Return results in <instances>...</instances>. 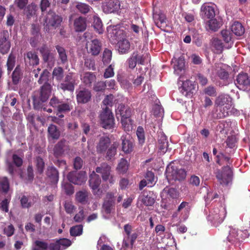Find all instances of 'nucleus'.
<instances>
[{
  "label": "nucleus",
  "instance_id": "nucleus-35",
  "mask_svg": "<svg viewBox=\"0 0 250 250\" xmlns=\"http://www.w3.org/2000/svg\"><path fill=\"white\" fill-rule=\"evenodd\" d=\"M162 194L167 198L176 199L178 197L179 193L175 188L166 187L163 190Z\"/></svg>",
  "mask_w": 250,
  "mask_h": 250
},
{
  "label": "nucleus",
  "instance_id": "nucleus-26",
  "mask_svg": "<svg viewBox=\"0 0 250 250\" xmlns=\"http://www.w3.org/2000/svg\"><path fill=\"white\" fill-rule=\"evenodd\" d=\"M74 28L77 32H83L86 28V19L82 17L76 18L74 21Z\"/></svg>",
  "mask_w": 250,
  "mask_h": 250
},
{
  "label": "nucleus",
  "instance_id": "nucleus-3",
  "mask_svg": "<svg viewBox=\"0 0 250 250\" xmlns=\"http://www.w3.org/2000/svg\"><path fill=\"white\" fill-rule=\"evenodd\" d=\"M226 214L225 207L220 205L219 207H215L209 211L207 219L213 226L217 227L224 221Z\"/></svg>",
  "mask_w": 250,
  "mask_h": 250
},
{
  "label": "nucleus",
  "instance_id": "nucleus-53",
  "mask_svg": "<svg viewBox=\"0 0 250 250\" xmlns=\"http://www.w3.org/2000/svg\"><path fill=\"white\" fill-rule=\"evenodd\" d=\"M138 141L140 144L143 145L145 142V136L144 129L143 127L139 126L137 127L136 131Z\"/></svg>",
  "mask_w": 250,
  "mask_h": 250
},
{
  "label": "nucleus",
  "instance_id": "nucleus-2",
  "mask_svg": "<svg viewBox=\"0 0 250 250\" xmlns=\"http://www.w3.org/2000/svg\"><path fill=\"white\" fill-rule=\"evenodd\" d=\"M62 17L54 11H49L44 20V30L45 32L49 33L51 30L56 29L60 26L62 21Z\"/></svg>",
  "mask_w": 250,
  "mask_h": 250
},
{
  "label": "nucleus",
  "instance_id": "nucleus-25",
  "mask_svg": "<svg viewBox=\"0 0 250 250\" xmlns=\"http://www.w3.org/2000/svg\"><path fill=\"white\" fill-rule=\"evenodd\" d=\"M116 116L118 118L119 115L122 118H129L132 114L131 109L124 104H120L116 110Z\"/></svg>",
  "mask_w": 250,
  "mask_h": 250
},
{
  "label": "nucleus",
  "instance_id": "nucleus-33",
  "mask_svg": "<svg viewBox=\"0 0 250 250\" xmlns=\"http://www.w3.org/2000/svg\"><path fill=\"white\" fill-rule=\"evenodd\" d=\"M73 109L72 102H62V101L57 111L58 113H66L70 112Z\"/></svg>",
  "mask_w": 250,
  "mask_h": 250
},
{
  "label": "nucleus",
  "instance_id": "nucleus-39",
  "mask_svg": "<svg viewBox=\"0 0 250 250\" xmlns=\"http://www.w3.org/2000/svg\"><path fill=\"white\" fill-rule=\"evenodd\" d=\"M10 189V184L6 177H0V193L7 194Z\"/></svg>",
  "mask_w": 250,
  "mask_h": 250
},
{
  "label": "nucleus",
  "instance_id": "nucleus-21",
  "mask_svg": "<svg viewBox=\"0 0 250 250\" xmlns=\"http://www.w3.org/2000/svg\"><path fill=\"white\" fill-rule=\"evenodd\" d=\"M46 175L49 181L53 184H56L59 178V173L58 170L53 166L47 167Z\"/></svg>",
  "mask_w": 250,
  "mask_h": 250
},
{
  "label": "nucleus",
  "instance_id": "nucleus-15",
  "mask_svg": "<svg viewBox=\"0 0 250 250\" xmlns=\"http://www.w3.org/2000/svg\"><path fill=\"white\" fill-rule=\"evenodd\" d=\"M91 96L92 94L89 90L86 88H83L77 92V102L78 104H86L90 101Z\"/></svg>",
  "mask_w": 250,
  "mask_h": 250
},
{
  "label": "nucleus",
  "instance_id": "nucleus-61",
  "mask_svg": "<svg viewBox=\"0 0 250 250\" xmlns=\"http://www.w3.org/2000/svg\"><path fill=\"white\" fill-rule=\"evenodd\" d=\"M115 193L113 192H107L105 194L104 201L115 204Z\"/></svg>",
  "mask_w": 250,
  "mask_h": 250
},
{
  "label": "nucleus",
  "instance_id": "nucleus-47",
  "mask_svg": "<svg viewBox=\"0 0 250 250\" xmlns=\"http://www.w3.org/2000/svg\"><path fill=\"white\" fill-rule=\"evenodd\" d=\"M76 7L80 12L84 14L88 13L91 8L88 4L83 2H78Z\"/></svg>",
  "mask_w": 250,
  "mask_h": 250
},
{
  "label": "nucleus",
  "instance_id": "nucleus-42",
  "mask_svg": "<svg viewBox=\"0 0 250 250\" xmlns=\"http://www.w3.org/2000/svg\"><path fill=\"white\" fill-rule=\"evenodd\" d=\"M16 57L14 54L10 53L8 57L6 66L8 73L11 72L15 65Z\"/></svg>",
  "mask_w": 250,
  "mask_h": 250
},
{
  "label": "nucleus",
  "instance_id": "nucleus-23",
  "mask_svg": "<svg viewBox=\"0 0 250 250\" xmlns=\"http://www.w3.org/2000/svg\"><path fill=\"white\" fill-rule=\"evenodd\" d=\"M23 71L20 65H17L11 75L12 83L18 85L23 78Z\"/></svg>",
  "mask_w": 250,
  "mask_h": 250
},
{
  "label": "nucleus",
  "instance_id": "nucleus-37",
  "mask_svg": "<svg viewBox=\"0 0 250 250\" xmlns=\"http://www.w3.org/2000/svg\"><path fill=\"white\" fill-rule=\"evenodd\" d=\"M231 32L236 36H241L245 33V28L238 21H235L231 26Z\"/></svg>",
  "mask_w": 250,
  "mask_h": 250
},
{
  "label": "nucleus",
  "instance_id": "nucleus-20",
  "mask_svg": "<svg viewBox=\"0 0 250 250\" xmlns=\"http://www.w3.org/2000/svg\"><path fill=\"white\" fill-rule=\"evenodd\" d=\"M141 201L146 206H152L155 202L153 193L150 191H144L141 196Z\"/></svg>",
  "mask_w": 250,
  "mask_h": 250
},
{
  "label": "nucleus",
  "instance_id": "nucleus-56",
  "mask_svg": "<svg viewBox=\"0 0 250 250\" xmlns=\"http://www.w3.org/2000/svg\"><path fill=\"white\" fill-rule=\"evenodd\" d=\"M137 52H134L128 59L127 62L130 68L133 69L135 67L137 64Z\"/></svg>",
  "mask_w": 250,
  "mask_h": 250
},
{
  "label": "nucleus",
  "instance_id": "nucleus-6",
  "mask_svg": "<svg viewBox=\"0 0 250 250\" xmlns=\"http://www.w3.org/2000/svg\"><path fill=\"white\" fill-rule=\"evenodd\" d=\"M111 167L107 163H102L95 168V173L101 174L103 181L109 180L110 183H113V176L111 174Z\"/></svg>",
  "mask_w": 250,
  "mask_h": 250
},
{
  "label": "nucleus",
  "instance_id": "nucleus-31",
  "mask_svg": "<svg viewBox=\"0 0 250 250\" xmlns=\"http://www.w3.org/2000/svg\"><path fill=\"white\" fill-rule=\"evenodd\" d=\"M122 141V150L126 154L131 152L133 149V143L130 140L127 139L124 136L121 137Z\"/></svg>",
  "mask_w": 250,
  "mask_h": 250
},
{
  "label": "nucleus",
  "instance_id": "nucleus-11",
  "mask_svg": "<svg viewBox=\"0 0 250 250\" xmlns=\"http://www.w3.org/2000/svg\"><path fill=\"white\" fill-rule=\"evenodd\" d=\"M116 34L122 36L117 43L119 52L122 54L127 53L130 49V42L125 38L123 31H118L116 32Z\"/></svg>",
  "mask_w": 250,
  "mask_h": 250
},
{
  "label": "nucleus",
  "instance_id": "nucleus-5",
  "mask_svg": "<svg viewBox=\"0 0 250 250\" xmlns=\"http://www.w3.org/2000/svg\"><path fill=\"white\" fill-rule=\"evenodd\" d=\"M102 126L105 129H111L114 125L113 115L109 109L106 107L100 116Z\"/></svg>",
  "mask_w": 250,
  "mask_h": 250
},
{
  "label": "nucleus",
  "instance_id": "nucleus-1",
  "mask_svg": "<svg viewBox=\"0 0 250 250\" xmlns=\"http://www.w3.org/2000/svg\"><path fill=\"white\" fill-rule=\"evenodd\" d=\"M118 144L116 143L111 144L110 138L107 136H103L100 138L96 146L97 153L100 154H105V158L107 160H111L117 154Z\"/></svg>",
  "mask_w": 250,
  "mask_h": 250
},
{
  "label": "nucleus",
  "instance_id": "nucleus-34",
  "mask_svg": "<svg viewBox=\"0 0 250 250\" xmlns=\"http://www.w3.org/2000/svg\"><path fill=\"white\" fill-rule=\"evenodd\" d=\"M47 132L48 137L53 140H58L60 136V131L55 125H50L48 127Z\"/></svg>",
  "mask_w": 250,
  "mask_h": 250
},
{
  "label": "nucleus",
  "instance_id": "nucleus-49",
  "mask_svg": "<svg viewBox=\"0 0 250 250\" xmlns=\"http://www.w3.org/2000/svg\"><path fill=\"white\" fill-rule=\"evenodd\" d=\"M112 59V51L105 48L103 54V62L104 65L108 64L111 62Z\"/></svg>",
  "mask_w": 250,
  "mask_h": 250
},
{
  "label": "nucleus",
  "instance_id": "nucleus-27",
  "mask_svg": "<svg viewBox=\"0 0 250 250\" xmlns=\"http://www.w3.org/2000/svg\"><path fill=\"white\" fill-rule=\"evenodd\" d=\"M52 86L49 83H44L40 88L39 97L44 100L48 99L51 92Z\"/></svg>",
  "mask_w": 250,
  "mask_h": 250
},
{
  "label": "nucleus",
  "instance_id": "nucleus-62",
  "mask_svg": "<svg viewBox=\"0 0 250 250\" xmlns=\"http://www.w3.org/2000/svg\"><path fill=\"white\" fill-rule=\"evenodd\" d=\"M20 202L22 208H28L33 205V203L28 201V198L25 195L21 197Z\"/></svg>",
  "mask_w": 250,
  "mask_h": 250
},
{
  "label": "nucleus",
  "instance_id": "nucleus-52",
  "mask_svg": "<svg viewBox=\"0 0 250 250\" xmlns=\"http://www.w3.org/2000/svg\"><path fill=\"white\" fill-rule=\"evenodd\" d=\"M132 121L129 118H122L121 119V123L122 126L125 131H129L132 129Z\"/></svg>",
  "mask_w": 250,
  "mask_h": 250
},
{
  "label": "nucleus",
  "instance_id": "nucleus-13",
  "mask_svg": "<svg viewBox=\"0 0 250 250\" xmlns=\"http://www.w3.org/2000/svg\"><path fill=\"white\" fill-rule=\"evenodd\" d=\"M87 52L93 56L99 54L102 49V43L98 39H94L88 42L86 44Z\"/></svg>",
  "mask_w": 250,
  "mask_h": 250
},
{
  "label": "nucleus",
  "instance_id": "nucleus-64",
  "mask_svg": "<svg viewBox=\"0 0 250 250\" xmlns=\"http://www.w3.org/2000/svg\"><path fill=\"white\" fill-rule=\"evenodd\" d=\"M204 93L209 96L214 97L216 96L217 92L216 88L213 86H208L205 88L204 90Z\"/></svg>",
  "mask_w": 250,
  "mask_h": 250
},
{
  "label": "nucleus",
  "instance_id": "nucleus-18",
  "mask_svg": "<svg viewBox=\"0 0 250 250\" xmlns=\"http://www.w3.org/2000/svg\"><path fill=\"white\" fill-rule=\"evenodd\" d=\"M236 82L239 89H246L250 85V77L247 73L239 74L237 77Z\"/></svg>",
  "mask_w": 250,
  "mask_h": 250
},
{
  "label": "nucleus",
  "instance_id": "nucleus-50",
  "mask_svg": "<svg viewBox=\"0 0 250 250\" xmlns=\"http://www.w3.org/2000/svg\"><path fill=\"white\" fill-rule=\"evenodd\" d=\"M83 227L82 225H76L70 229V234L72 236L81 235L83 233Z\"/></svg>",
  "mask_w": 250,
  "mask_h": 250
},
{
  "label": "nucleus",
  "instance_id": "nucleus-41",
  "mask_svg": "<svg viewBox=\"0 0 250 250\" xmlns=\"http://www.w3.org/2000/svg\"><path fill=\"white\" fill-rule=\"evenodd\" d=\"M159 148L163 153H166L168 150V141L167 136L161 135L158 139Z\"/></svg>",
  "mask_w": 250,
  "mask_h": 250
},
{
  "label": "nucleus",
  "instance_id": "nucleus-46",
  "mask_svg": "<svg viewBox=\"0 0 250 250\" xmlns=\"http://www.w3.org/2000/svg\"><path fill=\"white\" fill-rule=\"evenodd\" d=\"M230 175H225L222 172H218L216 175V178L221 185H227L229 181Z\"/></svg>",
  "mask_w": 250,
  "mask_h": 250
},
{
  "label": "nucleus",
  "instance_id": "nucleus-55",
  "mask_svg": "<svg viewBox=\"0 0 250 250\" xmlns=\"http://www.w3.org/2000/svg\"><path fill=\"white\" fill-rule=\"evenodd\" d=\"M224 41L226 43L230 42L233 38V35L229 30H222L221 32Z\"/></svg>",
  "mask_w": 250,
  "mask_h": 250
},
{
  "label": "nucleus",
  "instance_id": "nucleus-9",
  "mask_svg": "<svg viewBox=\"0 0 250 250\" xmlns=\"http://www.w3.org/2000/svg\"><path fill=\"white\" fill-rule=\"evenodd\" d=\"M168 176L175 181H181L185 179L187 175V171L184 168H179L176 166H171L167 168Z\"/></svg>",
  "mask_w": 250,
  "mask_h": 250
},
{
  "label": "nucleus",
  "instance_id": "nucleus-7",
  "mask_svg": "<svg viewBox=\"0 0 250 250\" xmlns=\"http://www.w3.org/2000/svg\"><path fill=\"white\" fill-rule=\"evenodd\" d=\"M11 43L9 34L7 30H2L0 33V53L7 54L11 48Z\"/></svg>",
  "mask_w": 250,
  "mask_h": 250
},
{
  "label": "nucleus",
  "instance_id": "nucleus-60",
  "mask_svg": "<svg viewBox=\"0 0 250 250\" xmlns=\"http://www.w3.org/2000/svg\"><path fill=\"white\" fill-rule=\"evenodd\" d=\"M62 100L59 99L58 97L53 96L50 100L49 104V105L53 107L54 109L57 110L60 104H61Z\"/></svg>",
  "mask_w": 250,
  "mask_h": 250
},
{
  "label": "nucleus",
  "instance_id": "nucleus-36",
  "mask_svg": "<svg viewBox=\"0 0 250 250\" xmlns=\"http://www.w3.org/2000/svg\"><path fill=\"white\" fill-rule=\"evenodd\" d=\"M32 99L34 109L37 110L43 109V107L45 106V103L47 100H44L41 97L36 96H33Z\"/></svg>",
  "mask_w": 250,
  "mask_h": 250
},
{
  "label": "nucleus",
  "instance_id": "nucleus-12",
  "mask_svg": "<svg viewBox=\"0 0 250 250\" xmlns=\"http://www.w3.org/2000/svg\"><path fill=\"white\" fill-rule=\"evenodd\" d=\"M71 241L67 238H61L49 245V250H63L71 245Z\"/></svg>",
  "mask_w": 250,
  "mask_h": 250
},
{
  "label": "nucleus",
  "instance_id": "nucleus-28",
  "mask_svg": "<svg viewBox=\"0 0 250 250\" xmlns=\"http://www.w3.org/2000/svg\"><path fill=\"white\" fill-rule=\"evenodd\" d=\"M55 48L58 53V58L59 60L61 62V63L64 64L67 63L68 56L67 55L66 50L64 48L57 45L55 46Z\"/></svg>",
  "mask_w": 250,
  "mask_h": 250
},
{
  "label": "nucleus",
  "instance_id": "nucleus-57",
  "mask_svg": "<svg viewBox=\"0 0 250 250\" xmlns=\"http://www.w3.org/2000/svg\"><path fill=\"white\" fill-rule=\"evenodd\" d=\"M115 204L104 201L102 208L104 212L107 214H110L113 209H114Z\"/></svg>",
  "mask_w": 250,
  "mask_h": 250
},
{
  "label": "nucleus",
  "instance_id": "nucleus-19",
  "mask_svg": "<svg viewBox=\"0 0 250 250\" xmlns=\"http://www.w3.org/2000/svg\"><path fill=\"white\" fill-rule=\"evenodd\" d=\"M44 62H51L54 59V55L51 52L50 49L46 44H43L39 49Z\"/></svg>",
  "mask_w": 250,
  "mask_h": 250
},
{
  "label": "nucleus",
  "instance_id": "nucleus-59",
  "mask_svg": "<svg viewBox=\"0 0 250 250\" xmlns=\"http://www.w3.org/2000/svg\"><path fill=\"white\" fill-rule=\"evenodd\" d=\"M208 26L210 30L216 31L219 27V23L216 19H210L208 21Z\"/></svg>",
  "mask_w": 250,
  "mask_h": 250
},
{
  "label": "nucleus",
  "instance_id": "nucleus-30",
  "mask_svg": "<svg viewBox=\"0 0 250 250\" xmlns=\"http://www.w3.org/2000/svg\"><path fill=\"white\" fill-rule=\"evenodd\" d=\"M89 194V192L86 190L79 191L76 193V200L79 203L85 205L88 203Z\"/></svg>",
  "mask_w": 250,
  "mask_h": 250
},
{
  "label": "nucleus",
  "instance_id": "nucleus-58",
  "mask_svg": "<svg viewBox=\"0 0 250 250\" xmlns=\"http://www.w3.org/2000/svg\"><path fill=\"white\" fill-rule=\"evenodd\" d=\"M48 74V71L46 69L44 70L41 74L40 77L38 80V83L40 84L49 83L48 82L49 77Z\"/></svg>",
  "mask_w": 250,
  "mask_h": 250
},
{
  "label": "nucleus",
  "instance_id": "nucleus-22",
  "mask_svg": "<svg viewBox=\"0 0 250 250\" xmlns=\"http://www.w3.org/2000/svg\"><path fill=\"white\" fill-rule=\"evenodd\" d=\"M89 186L91 190H94L100 187L101 184V179L99 174L94 171L89 175L88 180Z\"/></svg>",
  "mask_w": 250,
  "mask_h": 250
},
{
  "label": "nucleus",
  "instance_id": "nucleus-8",
  "mask_svg": "<svg viewBox=\"0 0 250 250\" xmlns=\"http://www.w3.org/2000/svg\"><path fill=\"white\" fill-rule=\"evenodd\" d=\"M76 81V78L70 73L65 76L64 80L59 85V87L63 91L73 92L77 84Z\"/></svg>",
  "mask_w": 250,
  "mask_h": 250
},
{
  "label": "nucleus",
  "instance_id": "nucleus-63",
  "mask_svg": "<svg viewBox=\"0 0 250 250\" xmlns=\"http://www.w3.org/2000/svg\"><path fill=\"white\" fill-rule=\"evenodd\" d=\"M114 65L111 64L107 68L105 69L104 74V77L105 78H110L114 76Z\"/></svg>",
  "mask_w": 250,
  "mask_h": 250
},
{
  "label": "nucleus",
  "instance_id": "nucleus-16",
  "mask_svg": "<svg viewBox=\"0 0 250 250\" xmlns=\"http://www.w3.org/2000/svg\"><path fill=\"white\" fill-rule=\"evenodd\" d=\"M24 61L26 65L30 66L37 65L40 62L37 53L34 51H29L24 54Z\"/></svg>",
  "mask_w": 250,
  "mask_h": 250
},
{
  "label": "nucleus",
  "instance_id": "nucleus-40",
  "mask_svg": "<svg viewBox=\"0 0 250 250\" xmlns=\"http://www.w3.org/2000/svg\"><path fill=\"white\" fill-rule=\"evenodd\" d=\"M201 10L204 14V18L212 19L215 15V10L213 7L208 5H203L201 7Z\"/></svg>",
  "mask_w": 250,
  "mask_h": 250
},
{
  "label": "nucleus",
  "instance_id": "nucleus-32",
  "mask_svg": "<svg viewBox=\"0 0 250 250\" xmlns=\"http://www.w3.org/2000/svg\"><path fill=\"white\" fill-rule=\"evenodd\" d=\"M172 64H173V67L174 72L179 74L182 71L185 67V60L183 57H180L178 59H175L173 61V59L171 61Z\"/></svg>",
  "mask_w": 250,
  "mask_h": 250
},
{
  "label": "nucleus",
  "instance_id": "nucleus-4",
  "mask_svg": "<svg viewBox=\"0 0 250 250\" xmlns=\"http://www.w3.org/2000/svg\"><path fill=\"white\" fill-rule=\"evenodd\" d=\"M231 98L227 94H220L216 98L215 101V104L217 106L223 107L224 111L218 113L217 118L219 119L223 118L228 116V110L230 108L231 106Z\"/></svg>",
  "mask_w": 250,
  "mask_h": 250
},
{
  "label": "nucleus",
  "instance_id": "nucleus-44",
  "mask_svg": "<svg viewBox=\"0 0 250 250\" xmlns=\"http://www.w3.org/2000/svg\"><path fill=\"white\" fill-rule=\"evenodd\" d=\"M35 246L32 250H47L49 247L48 243L41 240H36L34 242Z\"/></svg>",
  "mask_w": 250,
  "mask_h": 250
},
{
  "label": "nucleus",
  "instance_id": "nucleus-54",
  "mask_svg": "<svg viewBox=\"0 0 250 250\" xmlns=\"http://www.w3.org/2000/svg\"><path fill=\"white\" fill-rule=\"evenodd\" d=\"M52 75L58 81L61 80L63 77V69L61 67H57L53 69Z\"/></svg>",
  "mask_w": 250,
  "mask_h": 250
},
{
  "label": "nucleus",
  "instance_id": "nucleus-38",
  "mask_svg": "<svg viewBox=\"0 0 250 250\" xmlns=\"http://www.w3.org/2000/svg\"><path fill=\"white\" fill-rule=\"evenodd\" d=\"M212 49L216 54H220L224 49V44L221 40L218 38H213L211 44Z\"/></svg>",
  "mask_w": 250,
  "mask_h": 250
},
{
  "label": "nucleus",
  "instance_id": "nucleus-14",
  "mask_svg": "<svg viewBox=\"0 0 250 250\" xmlns=\"http://www.w3.org/2000/svg\"><path fill=\"white\" fill-rule=\"evenodd\" d=\"M196 85L189 80H187L183 83L180 88L182 94L187 97H191L195 91Z\"/></svg>",
  "mask_w": 250,
  "mask_h": 250
},
{
  "label": "nucleus",
  "instance_id": "nucleus-17",
  "mask_svg": "<svg viewBox=\"0 0 250 250\" xmlns=\"http://www.w3.org/2000/svg\"><path fill=\"white\" fill-rule=\"evenodd\" d=\"M69 146L66 145V141L64 139L59 141L53 148L54 155L55 157L62 156L65 152L69 150Z\"/></svg>",
  "mask_w": 250,
  "mask_h": 250
},
{
  "label": "nucleus",
  "instance_id": "nucleus-43",
  "mask_svg": "<svg viewBox=\"0 0 250 250\" xmlns=\"http://www.w3.org/2000/svg\"><path fill=\"white\" fill-rule=\"evenodd\" d=\"M128 168V164L126 160L122 158L117 167L118 171L120 173H125Z\"/></svg>",
  "mask_w": 250,
  "mask_h": 250
},
{
  "label": "nucleus",
  "instance_id": "nucleus-51",
  "mask_svg": "<svg viewBox=\"0 0 250 250\" xmlns=\"http://www.w3.org/2000/svg\"><path fill=\"white\" fill-rule=\"evenodd\" d=\"M227 238L228 241L230 242L239 241L240 237L239 236V231L235 229H231Z\"/></svg>",
  "mask_w": 250,
  "mask_h": 250
},
{
  "label": "nucleus",
  "instance_id": "nucleus-45",
  "mask_svg": "<svg viewBox=\"0 0 250 250\" xmlns=\"http://www.w3.org/2000/svg\"><path fill=\"white\" fill-rule=\"evenodd\" d=\"M36 166L38 173H42L44 171L45 163L43 159L40 156H37L36 158Z\"/></svg>",
  "mask_w": 250,
  "mask_h": 250
},
{
  "label": "nucleus",
  "instance_id": "nucleus-29",
  "mask_svg": "<svg viewBox=\"0 0 250 250\" xmlns=\"http://www.w3.org/2000/svg\"><path fill=\"white\" fill-rule=\"evenodd\" d=\"M118 1L109 0L103 6V10L105 13H111L116 11L119 8Z\"/></svg>",
  "mask_w": 250,
  "mask_h": 250
},
{
  "label": "nucleus",
  "instance_id": "nucleus-24",
  "mask_svg": "<svg viewBox=\"0 0 250 250\" xmlns=\"http://www.w3.org/2000/svg\"><path fill=\"white\" fill-rule=\"evenodd\" d=\"M81 79L85 85L90 87L96 79V76L92 72H84L81 75Z\"/></svg>",
  "mask_w": 250,
  "mask_h": 250
},
{
  "label": "nucleus",
  "instance_id": "nucleus-10",
  "mask_svg": "<svg viewBox=\"0 0 250 250\" xmlns=\"http://www.w3.org/2000/svg\"><path fill=\"white\" fill-rule=\"evenodd\" d=\"M67 178L70 182L78 185H82L86 180L85 173L82 171H73L70 172L68 174Z\"/></svg>",
  "mask_w": 250,
  "mask_h": 250
},
{
  "label": "nucleus",
  "instance_id": "nucleus-48",
  "mask_svg": "<svg viewBox=\"0 0 250 250\" xmlns=\"http://www.w3.org/2000/svg\"><path fill=\"white\" fill-rule=\"evenodd\" d=\"M93 25L95 30H96L99 33L103 32V23L100 18L94 16L93 17Z\"/></svg>",
  "mask_w": 250,
  "mask_h": 250
}]
</instances>
